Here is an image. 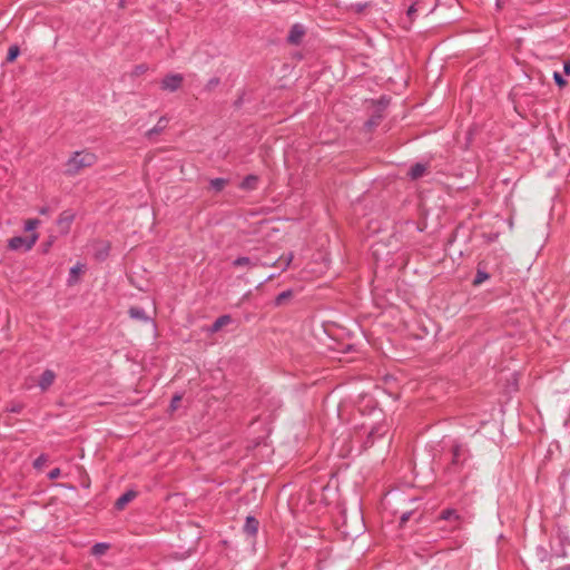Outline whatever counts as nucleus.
Wrapping results in <instances>:
<instances>
[{
  "label": "nucleus",
  "mask_w": 570,
  "mask_h": 570,
  "mask_svg": "<svg viewBox=\"0 0 570 570\" xmlns=\"http://www.w3.org/2000/svg\"><path fill=\"white\" fill-rule=\"evenodd\" d=\"M38 239V234L32 233L29 236H14L9 239L8 246L12 250L28 252Z\"/></svg>",
  "instance_id": "f257e3e1"
},
{
  "label": "nucleus",
  "mask_w": 570,
  "mask_h": 570,
  "mask_svg": "<svg viewBox=\"0 0 570 570\" xmlns=\"http://www.w3.org/2000/svg\"><path fill=\"white\" fill-rule=\"evenodd\" d=\"M96 161L95 154L90 151L73 153V169L91 166Z\"/></svg>",
  "instance_id": "f03ea898"
},
{
  "label": "nucleus",
  "mask_w": 570,
  "mask_h": 570,
  "mask_svg": "<svg viewBox=\"0 0 570 570\" xmlns=\"http://www.w3.org/2000/svg\"><path fill=\"white\" fill-rule=\"evenodd\" d=\"M183 81V77L178 73L169 75L165 77L161 81V87L165 90L175 91L179 88Z\"/></svg>",
  "instance_id": "7ed1b4c3"
},
{
  "label": "nucleus",
  "mask_w": 570,
  "mask_h": 570,
  "mask_svg": "<svg viewBox=\"0 0 570 570\" xmlns=\"http://www.w3.org/2000/svg\"><path fill=\"white\" fill-rule=\"evenodd\" d=\"M136 491L128 490L117 499L115 503L116 509L122 510L130 501H132L136 498Z\"/></svg>",
  "instance_id": "20e7f679"
},
{
  "label": "nucleus",
  "mask_w": 570,
  "mask_h": 570,
  "mask_svg": "<svg viewBox=\"0 0 570 570\" xmlns=\"http://www.w3.org/2000/svg\"><path fill=\"white\" fill-rule=\"evenodd\" d=\"M55 373L51 370H46L39 380V386L42 391L47 390L55 381Z\"/></svg>",
  "instance_id": "39448f33"
},
{
  "label": "nucleus",
  "mask_w": 570,
  "mask_h": 570,
  "mask_svg": "<svg viewBox=\"0 0 570 570\" xmlns=\"http://www.w3.org/2000/svg\"><path fill=\"white\" fill-rule=\"evenodd\" d=\"M304 35V28L299 24H295L292 27L288 33V41L291 43H298Z\"/></svg>",
  "instance_id": "423d86ee"
},
{
  "label": "nucleus",
  "mask_w": 570,
  "mask_h": 570,
  "mask_svg": "<svg viewBox=\"0 0 570 570\" xmlns=\"http://www.w3.org/2000/svg\"><path fill=\"white\" fill-rule=\"evenodd\" d=\"M426 170V165L415 164L414 166L411 167L409 175L412 179H419L425 175Z\"/></svg>",
  "instance_id": "0eeeda50"
},
{
  "label": "nucleus",
  "mask_w": 570,
  "mask_h": 570,
  "mask_svg": "<svg viewBox=\"0 0 570 570\" xmlns=\"http://www.w3.org/2000/svg\"><path fill=\"white\" fill-rule=\"evenodd\" d=\"M230 322H232V317L229 315H223L214 322L210 331L213 333L218 332L220 328H223L225 325L229 324Z\"/></svg>",
  "instance_id": "6e6552de"
},
{
  "label": "nucleus",
  "mask_w": 570,
  "mask_h": 570,
  "mask_svg": "<svg viewBox=\"0 0 570 570\" xmlns=\"http://www.w3.org/2000/svg\"><path fill=\"white\" fill-rule=\"evenodd\" d=\"M244 530L248 534H255L258 530V521L253 517H247Z\"/></svg>",
  "instance_id": "1a4fd4ad"
},
{
  "label": "nucleus",
  "mask_w": 570,
  "mask_h": 570,
  "mask_svg": "<svg viewBox=\"0 0 570 570\" xmlns=\"http://www.w3.org/2000/svg\"><path fill=\"white\" fill-rule=\"evenodd\" d=\"M233 264L236 267L244 266V267L252 268V267L256 266V262L252 261L249 257H238L237 259L234 261Z\"/></svg>",
  "instance_id": "9d476101"
},
{
  "label": "nucleus",
  "mask_w": 570,
  "mask_h": 570,
  "mask_svg": "<svg viewBox=\"0 0 570 570\" xmlns=\"http://www.w3.org/2000/svg\"><path fill=\"white\" fill-rule=\"evenodd\" d=\"M109 548V544L107 543H104V542H100V543H96L92 548H91V552L94 556H97V557H100L102 554L106 553V551L108 550Z\"/></svg>",
  "instance_id": "9b49d317"
},
{
  "label": "nucleus",
  "mask_w": 570,
  "mask_h": 570,
  "mask_svg": "<svg viewBox=\"0 0 570 570\" xmlns=\"http://www.w3.org/2000/svg\"><path fill=\"white\" fill-rule=\"evenodd\" d=\"M226 183L227 180L224 178H215L210 180V187L215 191H220L225 187Z\"/></svg>",
  "instance_id": "f8f14e48"
},
{
  "label": "nucleus",
  "mask_w": 570,
  "mask_h": 570,
  "mask_svg": "<svg viewBox=\"0 0 570 570\" xmlns=\"http://www.w3.org/2000/svg\"><path fill=\"white\" fill-rule=\"evenodd\" d=\"M20 53V49L18 46H11L9 47V50H8V55H7V61L8 62H12L17 59V57L19 56Z\"/></svg>",
  "instance_id": "ddd939ff"
},
{
  "label": "nucleus",
  "mask_w": 570,
  "mask_h": 570,
  "mask_svg": "<svg viewBox=\"0 0 570 570\" xmlns=\"http://www.w3.org/2000/svg\"><path fill=\"white\" fill-rule=\"evenodd\" d=\"M489 278V274L487 272H483L481 269H478V273L475 275V278L473 281L474 285H481L484 281Z\"/></svg>",
  "instance_id": "4468645a"
},
{
  "label": "nucleus",
  "mask_w": 570,
  "mask_h": 570,
  "mask_svg": "<svg viewBox=\"0 0 570 570\" xmlns=\"http://www.w3.org/2000/svg\"><path fill=\"white\" fill-rule=\"evenodd\" d=\"M166 125H167V119L166 118H160L158 124H157V126L148 131V136H153L154 134H158L163 128L166 127Z\"/></svg>",
  "instance_id": "2eb2a0df"
},
{
  "label": "nucleus",
  "mask_w": 570,
  "mask_h": 570,
  "mask_svg": "<svg viewBox=\"0 0 570 570\" xmlns=\"http://www.w3.org/2000/svg\"><path fill=\"white\" fill-rule=\"evenodd\" d=\"M256 180L257 178L255 176H248L243 180L242 187L244 189H252L255 187Z\"/></svg>",
  "instance_id": "dca6fc26"
},
{
  "label": "nucleus",
  "mask_w": 570,
  "mask_h": 570,
  "mask_svg": "<svg viewBox=\"0 0 570 570\" xmlns=\"http://www.w3.org/2000/svg\"><path fill=\"white\" fill-rule=\"evenodd\" d=\"M441 518L443 520H458L459 519V514L456 513L455 510H444L442 513H441Z\"/></svg>",
  "instance_id": "f3484780"
},
{
  "label": "nucleus",
  "mask_w": 570,
  "mask_h": 570,
  "mask_svg": "<svg viewBox=\"0 0 570 570\" xmlns=\"http://www.w3.org/2000/svg\"><path fill=\"white\" fill-rule=\"evenodd\" d=\"M463 453H464V450L462 446H460V445L454 446V449H453V463L454 464H459Z\"/></svg>",
  "instance_id": "a211bd4d"
},
{
  "label": "nucleus",
  "mask_w": 570,
  "mask_h": 570,
  "mask_svg": "<svg viewBox=\"0 0 570 570\" xmlns=\"http://www.w3.org/2000/svg\"><path fill=\"white\" fill-rule=\"evenodd\" d=\"M291 296H292L291 291H284V292L279 293L276 297V304L281 305L285 299L289 298Z\"/></svg>",
  "instance_id": "6ab92c4d"
},
{
  "label": "nucleus",
  "mask_w": 570,
  "mask_h": 570,
  "mask_svg": "<svg viewBox=\"0 0 570 570\" xmlns=\"http://www.w3.org/2000/svg\"><path fill=\"white\" fill-rule=\"evenodd\" d=\"M38 224H39L38 219H28L24 224V229L27 232H32L37 228Z\"/></svg>",
  "instance_id": "aec40b11"
},
{
  "label": "nucleus",
  "mask_w": 570,
  "mask_h": 570,
  "mask_svg": "<svg viewBox=\"0 0 570 570\" xmlns=\"http://www.w3.org/2000/svg\"><path fill=\"white\" fill-rule=\"evenodd\" d=\"M47 461H48L47 456L42 454V455L38 456V458L35 460V462H33V466H35L36 469H41V468L47 463Z\"/></svg>",
  "instance_id": "412c9836"
},
{
  "label": "nucleus",
  "mask_w": 570,
  "mask_h": 570,
  "mask_svg": "<svg viewBox=\"0 0 570 570\" xmlns=\"http://www.w3.org/2000/svg\"><path fill=\"white\" fill-rule=\"evenodd\" d=\"M130 315L131 317L134 318H145V313L142 309H139V308H131L130 309Z\"/></svg>",
  "instance_id": "4be33fe9"
},
{
  "label": "nucleus",
  "mask_w": 570,
  "mask_h": 570,
  "mask_svg": "<svg viewBox=\"0 0 570 570\" xmlns=\"http://www.w3.org/2000/svg\"><path fill=\"white\" fill-rule=\"evenodd\" d=\"M553 79H554L556 83L560 87L566 85L564 78L557 71L553 73Z\"/></svg>",
  "instance_id": "5701e85b"
},
{
  "label": "nucleus",
  "mask_w": 570,
  "mask_h": 570,
  "mask_svg": "<svg viewBox=\"0 0 570 570\" xmlns=\"http://www.w3.org/2000/svg\"><path fill=\"white\" fill-rule=\"evenodd\" d=\"M22 410V405L21 404H14L12 406H10L8 409V411L12 412V413H20Z\"/></svg>",
  "instance_id": "b1692460"
},
{
  "label": "nucleus",
  "mask_w": 570,
  "mask_h": 570,
  "mask_svg": "<svg viewBox=\"0 0 570 570\" xmlns=\"http://www.w3.org/2000/svg\"><path fill=\"white\" fill-rule=\"evenodd\" d=\"M59 474H60V470H59V469H53V470H51V471L49 472V478H50V479H56V478H58V476H59Z\"/></svg>",
  "instance_id": "393cba45"
},
{
  "label": "nucleus",
  "mask_w": 570,
  "mask_h": 570,
  "mask_svg": "<svg viewBox=\"0 0 570 570\" xmlns=\"http://www.w3.org/2000/svg\"><path fill=\"white\" fill-rule=\"evenodd\" d=\"M563 71L569 75L570 73V60L569 61H566L563 63Z\"/></svg>",
  "instance_id": "a878e982"
},
{
  "label": "nucleus",
  "mask_w": 570,
  "mask_h": 570,
  "mask_svg": "<svg viewBox=\"0 0 570 570\" xmlns=\"http://www.w3.org/2000/svg\"><path fill=\"white\" fill-rule=\"evenodd\" d=\"M81 271H82V266H80V265H75V266H73V269H72L73 276H76L77 274H79Z\"/></svg>",
  "instance_id": "bb28decb"
},
{
  "label": "nucleus",
  "mask_w": 570,
  "mask_h": 570,
  "mask_svg": "<svg viewBox=\"0 0 570 570\" xmlns=\"http://www.w3.org/2000/svg\"><path fill=\"white\" fill-rule=\"evenodd\" d=\"M181 400L179 395H176L171 401L173 409H176V404Z\"/></svg>",
  "instance_id": "cd10ccee"
},
{
  "label": "nucleus",
  "mask_w": 570,
  "mask_h": 570,
  "mask_svg": "<svg viewBox=\"0 0 570 570\" xmlns=\"http://www.w3.org/2000/svg\"><path fill=\"white\" fill-rule=\"evenodd\" d=\"M292 259H293V256H292V255H288V256L286 257L285 265H286V266H288V265L291 264Z\"/></svg>",
  "instance_id": "c85d7f7f"
},
{
  "label": "nucleus",
  "mask_w": 570,
  "mask_h": 570,
  "mask_svg": "<svg viewBox=\"0 0 570 570\" xmlns=\"http://www.w3.org/2000/svg\"><path fill=\"white\" fill-rule=\"evenodd\" d=\"M412 12H414V8H413V7H411V8L409 9L407 13H409V14H412Z\"/></svg>",
  "instance_id": "c756f323"
},
{
  "label": "nucleus",
  "mask_w": 570,
  "mask_h": 570,
  "mask_svg": "<svg viewBox=\"0 0 570 570\" xmlns=\"http://www.w3.org/2000/svg\"><path fill=\"white\" fill-rule=\"evenodd\" d=\"M81 484H82V487H85V488H88V487H89V483H88V482H86V481H83Z\"/></svg>",
  "instance_id": "7c9ffc66"
}]
</instances>
